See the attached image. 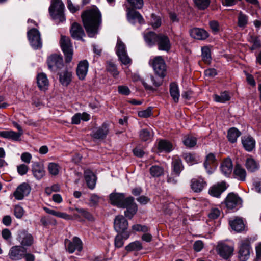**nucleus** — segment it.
I'll return each mask as SVG.
<instances>
[{"mask_svg":"<svg viewBox=\"0 0 261 261\" xmlns=\"http://www.w3.org/2000/svg\"><path fill=\"white\" fill-rule=\"evenodd\" d=\"M84 27L90 37L97 34L101 23V15L96 7L87 9L81 15Z\"/></svg>","mask_w":261,"mask_h":261,"instance_id":"obj_1","label":"nucleus"},{"mask_svg":"<svg viewBox=\"0 0 261 261\" xmlns=\"http://www.w3.org/2000/svg\"><path fill=\"white\" fill-rule=\"evenodd\" d=\"M49 8L50 15L57 23L63 22L65 20L64 10V5L61 0H54Z\"/></svg>","mask_w":261,"mask_h":261,"instance_id":"obj_2","label":"nucleus"},{"mask_svg":"<svg viewBox=\"0 0 261 261\" xmlns=\"http://www.w3.org/2000/svg\"><path fill=\"white\" fill-rule=\"evenodd\" d=\"M60 44L64 55L65 62H71L73 55V49L70 38L61 35Z\"/></svg>","mask_w":261,"mask_h":261,"instance_id":"obj_3","label":"nucleus"},{"mask_svg":"<svg viewBox=\"0 0 261 261\" xmlns=\"http://www.w3.org/2000/svg\"><path fill=\"white\" fill-rule=\"evenodd\" d=\"M155 73L160 77H163L166 75V66L165 61L161 56H156L149 61Z\"/></svg>","mask_w":261,"mask_h":261,"instance_id":"obj_4","label":"nucleus"},{"mask_svg":"<svg viewBox=\"0 0 261 261\" xmlns=\"http://www.w3.org/2000/svg\"><path fill=\"white\" fill-rule=\"evenodd\" d=\"M238 257L241 261L247 260L250 255L251 247L249 241L247 240H241L238 244Z\"/></svg>","mask_w":261,"mask_h":261,"instance_id":"obj_5","label":"nucleus"},{"mask_svg":"<svg viewBox=\"0 0 261 261\" xmlns=\"http://www.w3.org/2000/svg\"><path fill=\"white\" fill-rule=\"evenodd\" d=\"M225 203L228 209H238L242 207L243 200L237 194L230 193L226 197Z\"/></svg>","mask_w":261,"mask_h":261,"instance_id":"obj_6","label":"nucleus"},{"mask_svg":"<svg viewBox=\"0 0 261 261\" xmlns=\"http://www.w3.org/2000/svg\"><path fill=\"white\" fill-rule=\"evenodd\" d=\"M28 37L30 43L34 49H38L42 46L40 34L38 30L32 29L28 32Z\"/></svg>","mask_w":261,"mask_h":261,"instance_id":"obj_7","label":"nucleus"},{"mask_svg":"<svg viewBox=\"0 0 261 261\" xmlns=\"http://www.w3.org/2000/svg\"><path fill=\"white\" fill-rule=\"evenodd\" d=\"M65 245L66 250L69 253H72L76 250L80 252L83 248L82 242L80 239L77 237H74L72 241L65 239Z\"/></svg>","mask_w":261,"mask_h":261,"instance_id":"obj_8","label":"nucleus"},{"mask_svg":"<svg viewBox=\"0 0 261 261\" xmlns=\"http://www.w3.org/2000/svg\"><path fill=\"white\" fill-rule=\"evenodd\" d=\"M26 252V248L21 245H15L10 249L8 256L12 260H19L23 258L24 253Z\"/></svg>","mask_w":261,"mask_h":261,"instance_id":"obj_9","label":"nucleus"},{"mask_svg":"<svg viewBox=\"0 0 261 261\" xmlns=\"http://www.w3.org/2000/svg\"><path fill=\"white\" fill-rule=\"evenodd\" d=\"M48 68L52 71H56L64 66L62 57L58 55H52L47 60Z\"/></svg>","mask_w":261,"mask_h":261,"instance_id":"obj_10","label":"nucleus"},{"mask_svg":"<svg viewBox=\"0 0 261 261\" xmlns=\"http://www.w3.org/2000/svg\"><path fill=\"white\" fill-rule=\"evenodd\" d=\"M127 198H125L123 193H111L110 195V202L112 205L120 208H125Z\"/></svg>","mask_w":261,"mask_h":261,"instance_id":"obj_11","label":"nucleus"},{"mask_svg":"<svg viewBox=\"0 0 261 261\" xmlns=\"http://www.w3.org/2000/svg\"><path fill=\"white\" fill-rule=\"evenodd\" d=\"M31 189L28 184L23 182L17 187L13 193V196L18 200H22L29 194Z\"/></svg>","mask_w":261,"mask_h":261,"instance_id":"obj_12","label":"nucleus"},{"mask_svg":"<svg viewBox=\"0 0 261 261\" xmlns=\"http://www.w3.org/2000/svg\"><path fill=\"white\" fill-rule=\"evenodd\" d=\"M128 226L127 221L122 215L117 216L114 221L115 230L119 233H123L126 230Z\"/></svg>","mask_w":261,"mask_h":261,"instance_id":"obj_13","label":"nucleus"},{"mask_svg":"<svg viewBox=\"0 0 261 261\" xmlns=\"http://www.w3.org/2000/svg\"><path fill=\"white\" fill-rule=\"evenodd\" d=\"M17 240L24 248L31 246L34 243V238L32 235L25 231L19 232Z\"/></svg>","mask_w":261,"mask_h":261,"instance_id":"obj_14","label":"nucleus"},{"mask_svg":"<svg viewBox=\"0 0 261 261\" xmlns=\"http://www.w3.org/2000/svg\"><path fill=\"white\" fill-rule=\"evenodd\" d=\"M142 83L146 89L153 90V87H158L161 85L162 80L150 75L147 76L145 79L142 80Z\"/></svg>","mask_w":261,"mask_h":261,"instance_id":"obj_15","label":"nucleus"},{"mask_svg":"<svg viewBox=\"0 0 261 261\" xmlns=\"http://www.w3.org/2000/svg\"><path fill=\"white\" fill-rule=\"evenodd\" d=\"M217 251L218 254L224 258L227 259L232 255L234 251V248L225 243H221L218 245Z\"/></svg>","mask_w":261,"mask_h":261,"instance_id":"obj_16","label":"nucleus"},{"mask_svg":"<svg viewBox=\"0 0 261 261\" xmlns=\"http://www.w3.org/2000/svg\"><path fill=\"white\" fill-rule=\"evenodd\" d=\"M206 186V182L201 177L194 178L191 180V188L196 193L201 192Z\"/></svg>","mask_w":261,"mask_h":261,"instance_id":"obj_17","label":"nucleus"},{"mask_svg":"<svg viewBox=\"0 0 261 261\" xmlns=\"http://www.w3.org/2000/svg\"><path fill=\"white\" fill-rule=\"evenodd\" d=\"M226 188V183L222 181L211 187L208 190V193L213 197H219Z\"/></svg>","mask_w":261,"mask_h":261,"instance_id":"obj_18","label":"nucleus"},{"mask_svg":"<svg viewBox=\"0 0 261 261\" xmlns=\"http://www.w3.org/2000/svg\"><path fill=\"white\" fill-rule=\"evenodd\" d=\"M32 171L34 177L38 180L41 179L45 175L44 166L37 162L33 163Z\"/></svg>","mask_w":261,"mask_h":261,"instance_id":"obj_19","label":"nucleus"},{"mask_svg":"<svg viewBox=\"0 0 261 261\" xmlns=\"http://www.w3.org/2000/svg\"><path fill=\"white\" fill-rule=\"evenodd\" d=\"M134 201V199L133 197H128L125 204L126 207L125 208H126L127 210L125 211L124 214L126 217L129 219L132 218L137 211V206Z\"/></svg>","mask_w":261,"mask_h":261,"instance_id":"obj_20","label":"nucleus"},{"mask_svg":"<svg viewBox=\"0 0 261 261\" xmlns=\"http://www.w3.org/2000/svg\"><path fill=\"white\" fill-rule=\"evenodd\" d=\"M89 68V63L86 60L80 61L77 66L76 72L78 78L80 80L85 79Z\"/></svg>","mask_w":261,"mask_h":261,"instance_id":"obj_21","label":"nucleus"},{"mask_svg":"<svg viewBox=\"0 0 261 261\" xmlns=\"http://www.w3.org/2000/svg\"><path fill=\"white\" fill-rule=\"evenodd\" d=\"M157 43L158 49L160 50L169 51L171 44L169 38L164 35H159L158 37Z\"/></svg>","mask_w":261,"mask_h":261,"instance_id":"obj_22","label":"nucleus"},{"mask_svg":"<svg viewBox=\"0 0 261 261\" xmlns=\"http://www.w3.org/2000/svg\"><path fill=\"white\" fill-rule=\"evenodd\" d=\"M0 137L13 141L19 142L21 141V136L14 130L7 129L0 131Z\"/></svg>","mask_w":261,"mask_h":261,"instance_id":"obj_23","label":"nucleus"},{"mask_svg":"<svg viewBox=\"0 0 261 261\" xmlns=\"http://www.w3.org/2000/svg\"><path fill=\"white\" fill-rule=\"evenodd\" d=\"M127 17L129 22L133 24H135L137 22L140 24L145 23L142 16L139 12L136 11H129L127 14Z\"/></svg>","mask_w":261,"mask_h":261,"instance_id":"obj_24","label":"nucleus"},{"mask_svg":"<svg viewBox=\"0 0 261 261\" xmlns=\"http://www.w3.org/2000/svg\"><path fill=\"white\" fill-rule=\"evenodd\" d=\"M59 81L64 86H67L72 81V72L68 69H65L59 73Z\"/></svg>","mask_w":261,"mask_h":261,"instance_id":"obj_25","label":"nucleus"},{"mask_svg":"<svg viewBox=\"0 0 261 261\" xmlns=\"http://www.w3.org/2000/svg\"><path fill=\"white\" fill-rule=\"evenodd\" d=\"M109 132L108 125L103 124L97 129L92 131V137L96 139H102L106 137Z\"/></svg>","mask_w":261,"mask_h":261,"instance_id":"obj_26","label":"nucleus"},{"mask_svg":"<svg viewBox=\"0 0 261 261\" xmlns=\"http://www.w3.org/2000/svg\"><path fill=\"white\" fill-rule=\"evenodd\" d=\"M70 33L73 38L77 39H81L85 35L82 27L76 22H74L72 24Z\"/></svg>","mask_w":261,"mask_h":261,"instance_id":"obj_27","label":"nucleus"},{"mask_svg":"<svg viewBox=\"0 0 261 261\" xmlns=\"http://www.w3.org/2000/svg\"><path fill=\"white\" fill-rule=\"evenodd\" d=\"M190 34L192 38L198 40H204L208 37V33L205 30L200 28L191 29Z\"/></svg>","mask_w":261,"mask_h":261,"instance_id":"obj_28","label":"nucleus"},{"mask_svg":"<svg viewBox=\"0 0 261 261\" xmlns=\"http://www.w3.org/2000/svg\"><path fill=\"white\" fill-rule=\"evenodd\" d=\"M84 177L88 187L90 189H93L96 181L95 175L90 170H86L84 172Z\"/></svg>","mask_w":261,"mask_h":261,"instance_id":"obj_29","label":"nucleus"},{"mask_svg":"<svg viewBox=\"0 0 261 261\" xmlns=\"http://www.w3.org/2000/svg\"><path fill=\"white\" fill-rule=\"evenodd\" d=\"M37 83L41 90H46L49 86V81L46 75L44 73L38 74L37 77Z\"/></svg>","mask_w":261,"mask_h":261,"instance_id":"obj_30","label":"nucleus"},{"mask_svg":"<svg viewBox=\"0 0 261 261\" xmlns=\"http://www.w3.org/2000/svg\"><path fill=\"white\" fill-rule=\"evenodd\" d=\"M233 164L231 160L229 158L226 159L222 162L221 166L222 173L226 176H228L232 172Z\"/></svg>","mask_w":261,"mask_h":261,"instance_id":"obj_31","label":"nucleus"},{"mask_svg":"<svg viewBox=\"0 0 261 261\" xmlns=\"http://www.w3.org/2000/svg\"><path fill=\"white\" fill-rule=\"evenodd\" d=\"M242 143L245 149L249 152L252 151L255 146V141L250 136L243 137L242 138Z\"/></svg>","mask_w":261,"mask_h":261,"instance_id":"obj_32","label":"nucleus"},{"mask_svg":"<svg viewBox=\"0 0 261 261\" xmlns=\"http://www.w3.org/2000/svg\"><path fill=\"white\" fill-rule=\"evenodd\" d=\"M229 225L233 230L238 232L245 229V224L242 218H236L233 220H230Z\"/></svg>","mask_w":261,"mask_h":261,"instance_id":"obj_33","label":"nucleus"},{"mask_svg":"<svg viewBox=\"0 0 261 261\" xmlns=\"http://www.w3.org/2000/svg\"><path fill=\"white\" fill-rule=\"evenodd\" d=\"M216 161L215 155L212 153H210L208 154L204 162V167L208 174H212L213 172V169L211 168V165H213Z\"/></svg>","mask_w":261,"mask_h":261,"instance_id":"obj_34","label":"nucleus"},{"mask_svg":"<svg viewBox=\"0 0 261 261\" xmlns=\"http://www.w3.org/2000/svg\"><path fill=\"white\" fill-rule=\"evenodd\" d=\"M90 119L89 114L86 112L82 113H77L73 116L71 119V123L73 124H79L81 122V120L87 121Z\"/></svg>","mask_w":261,"mask_h":261,"instance_id":"obj_35","label":"nucleus"},{"mask_svg":"<svg viewBox=\"0 0 261 261\" xmlns=\"http://www.w3.org/2000/svg\"><path fill=\"white\" fill-rule=\"evenodd\" d=\"M245 166L249 172H254L259 168V164L254 159L248 158L246 159Z\"/></svg>","mask_w":261,"mask_h":261,"instance_id":"obj_36","label":"nucleus"},{"mask_svg":"<svg viewBox=\"0 0 261 261\" xmlns=\"http://www.w3.org/2000/svg\"><path fill=\"white\" fill-rule=\"evenodd\" d=\"M158 149L160 152H170L173 150V145L170 142L162 140L159 142Z\"/></svg>","mask_w":261,"mask_h":261,"instance_id":"obj_37","label":"nucleus"},{"mask_svg":"<svg viewBox=\"0 0 261 261\" xmlns=\"http://www.w3.org/2000/svg\"><path fill=\"white\" fill-rule=\"evenodd\" d=\"M234 174L235 177L241 181H245L246 177V170L240 165H237L234 168Z\"/></svg>","mask_w":261,"mask_h":261,"instance_id":"obj_38","label":"nucleus"},{"mask_svg":"<svg viewBox=\"0 0 261 261\" xmlns=\"http://www.w3.org/2000/svg\"><path fill=\"white\" fill-rule=\"evenodd\" d=\"M158 36L153 32H149L144 35V38L147 45L152 46L157 42Z\"/></svg>","mask_w":261,"mask_h":261,"instance_id":"obj_39","label":"nucleus"},{"mask_svg":"<svg viewBox=\"0 0 261 261\" xmlns=\"http://www.w3.org/2000/svg\"><path fill=\"white\" fill-rule=\"evenodd\" d=\"M61 167L56 163L50 162L48 164L47 170L48 173L53 176H56L59 175L61 170Z\"/></svg>","mask_w":261,"mask_h":261,"instance_id":"obj_40","label":"nucleus"},{"mask_svg":"<svg viewBox=\"0 0 261 261\" xmlns=\"http://www.w3.org/2000/svg\"><path fill=\"white\" fill-rule=\"evenodd\" d=\"M170 93L174 102H177L180 94L178 87L175 83H173L170 84Z\"/></svg>","mask_w":261,"mask_h":261,"instance_id":"obj_41","label":"nucleus"},{"mask_svg":"<svg viewBox=\"0 0 261 261\" xmlns=\"http://www.w3.org/2000/svg\"><path fill=\"white\" fill-rule=\"evenodd\" d=\"M130 236V233L126 232L122 236L121 234H117L115 239V246L117 248H120L124 245L123 239L127 240Z\"/></svg>","mask_w":261,"mask_h":261,"instance_id":"obj_42","label":"nucleus"},{"mask_svg":"<svg viewBox=\"0 0 261 261\" xmlns=\"http://www.w3.org/2000/svg\"><path fill=\"white\" fill-rule=\"evenodd\" d=\"M240 135L241 132L238 129L232 127L228 131L227 138L230 142L234 143Z\"/></svg>","mask_w":261,"mask_h":261,"instance_id":"obj_43","label":"nucleus"},{"mask_svg":"<svg viewBox=\"0 0 261 261\" xmlns=\"http://www.w3.org/2000/svg\"><path fill=\"white\" fill-rule=\"evenodd\" d=\"M172 167L174 172L178 176L184 168L181 159L178 158H174L172 162Z\"/></svg>","mask_w":261,"mask_h":261,"instance_id":"obj_44","label":"nucleus"},{"mask_svg":"<svg viewBox=\"0 0 261 261\" xmlns=\"http://www.w3.org/2000/svg\"><path fill=\"white\" fill-rule=\"evenodd\" d=\"M142 249V244L140 242L136 241L130 243L128 245L125 246V250L127 251H138Z\"/></svg>","mask_w":261,"mask_h":261,"instance_id":"obj_45","label":"nucleus"},{"mask_svg":"<svg viewBox=\"0 0 261 261\" xmlns=\"http://www.w3.org/2000/svg\"><path fill=\"white\" fill-rule=\"evenodd\" d=\"M107 70L110 72L114 78H117L119 72L117 70L116 65L112 62H108L107 64Z\"/></svg>","mask_w":261,"mask_h":261,"instance_id":"obj_46","label":"nucleus"},{"mask_svg":"<svg viewBox=\"0 0 261 261\" xmlns=\"http://www.w3.org/2000/svg\"><path fill=\"white\" fill-rule=\"evenodd\" d=\"M214 99L216 102L224 103L230 99V96L228 92L225 91L221 93L220 95L217 94L214 95Z\"/></svg>","mask_w":261,"mask_h":261,"instance_id":"obj_47","label":"nucleus"},{"mask_svg":"<svg viewBox=\"0 0 261 261\" xmlns=\"http://www.w3.org/2000/svg\"><path fill=\"white\" fill-rule=\"evenodd\" d=\"M75 210L76 211H77V212L79 214V215L77 216V217H83L89 221H93V216L89 212H88L86 210L84 209V208L76 207L75 208Z\"/></svg>","mask_w":261,"mask_h":261,"instance_id":"obj_48","label":"nucleus"},{"mask_svg":"<svg viewBox=\"0 0 261 261\" xmlns=\"http://www.w3.org/2000/svg\"><path fill=\"white\" fill-rule=\"evenodd\" d=\"M182 142L186 147L191 148L196 144L197 140L195 137L188 136L185 137Z\"/></svg>","mask_w":261,"mask_h":261,"instance_id":"obj_49","label":"nucleus"},{"mask_svg":"<svg viewBox=\"0 0 261 261\" xmlns=\"http://www.w3.org/2000/svg\"><path fill=\"white\" fill-rule=\"evenodd\" d=\"M163 168L159 166H152L150 168V173L153 177H159L163 174Z\"/></svg>","mask_w":261,"mask_h":261,"instance_id":"obj_50","label":"nucleus"},{"mask_svg":"<svg viewBox=\"0 0 261 261\" xmlns=\"http://www.w3.org/2000/svg\"><path fill=\"white\" fill-rule=\"evenodd\" d=\"M116 52L117 55L127 53L125 44L119 38L117 39L116 46Z\"/></svg>","mask_w":261,"mask_h":261,"instance_id":"obj_51","label":"nucleus"},{"mask_svg":"<svg viewBox=\"0 0 261 261\" xmlns=\"http://www.w3.org/2000/svg\"><path fill=\"white\" fill-rule=\"evenodd\" d=\"M150 23L153 28L155 29L159 28L162 24L161 17L160 16L156 15L154 14H152Z\"/></svg>","mask_w":261,"mask_h":261,"instance_id":"obj_52","label":"nucleus"},{"mask_svg":"<svg viewBox=\"0 0 261 261\" xmlns=\"http://www.w3.org/2000/svg\"><path fill=\"white\" fill-rule=\"evenodd\" d=\"M202 51V60L207 64H209L211 62V57L210 50L209 48L207 47H203L201 49Z\"/></svg>","mask_w":261,"mask_h":261,"instance_id":"obj_53","label":"nucleus"},{"mask_svg":"<svg viewBox=\"0 0 261 261\" xmlns=\"http://www.w3.org/2000/svg\"><path fill=\"white\" fill-rule=\"evenodd\" d=\"M139 136L141 140L143 141H147L151 139L152 134L149 130L147 129H143L140 130Z\"/></svg>","mask_w":261,"mask_h":261,"instance_id":"obj_54","label":"nucleus"},{"mask_svg":"<svg viewBox=\"0 0 261 261\" xmlns=\"http://www.w3.org/2000/svg\"><path fill=\"white\" fill-rule=\"evenodd\" d=\"M122 64L129 66L132 63L131 59L127 55V53L117 55Z\"/></svg>","mask_w":261,"mask_h":261,"instance_id":"obj_55","label":"nucleus"},{"mask_svg":"<svg viewBox=\"0 0 261 261\" xmlns=\"http://www.w3.org/2000/svg\"><path fill=\"white\" fill-rule=\"evenodd\" d=\"M182 157L186 161V162L190 165H193L197 163V160L195 156L191 153H184L182 155Z\"/></svg>","mask_w":261,"mask_h":261,"instance_id":"obj_56","label":"nucleus"},{"mask_svg":"<svg viewBox=\"0 0 261 261\" xmlns=\"http://www.w3.org/2000/svg\"><path fill=\"white\" fill-rule=\"evenodd\" d=\"M248 22V17L242 12L239 13L238 16V25L240 27H244Z\"/></svg>","mask_w":261,"mask_h":261,"instance_id":"obj_57","label":"nucleus"},{"mask_svg":"<svg viewBox=\"0 0 261 261\" xmlns=\"http://www.w3.org/2000/svg\"><path fill=\"white\" fill-rule=\"evenodd\" d=\"M127 2L130 4L131 6L133 7L140 9H141L144 5V1L143 0H126Z\"/></svg>","mask_w":261,"mask_h":261,"instance_id":"obj_58","label":"nucleus"},{"mask_svg":"<svg viewBox=\"0 0 261 261\" xmlns=\"http://www.w3.org/2000/svg\"><path fill=\"white\" fill-rule=\"evenodd\" d=\"M195 5L201 9L207 8L210 4V0H194Z\"/></svg>","mask_w":261,"mask_h":261,"instance_id":"obj_59","label":"nucleus"},{"mask_svg":"<svg viewBox=\"0 0 261 261\" xmlns=\"http://www.w3.org/2000/svg\"><path fill=\"white\" fill-rule=\"evenodd\" d=\"M209 24L212 32L214 34H217L221 30V27L217 21H211L209 22Z\"/></svg>","mask_w":261,"mask_h":261,"instance_id":"obj_60","label":"nucleus"},{"mask_svg":"<svg viewBox=\"0 0 261 261\" xmlns=\"http://www.w3.org/2000/svg\"><path fill=\"white\" fill-rule=\"evenodd\" d=\"M138 116L142 118H147L152 115L151 108H148L146 110L139 111Z\"/></svg>","mask_w":261,"mask_h":261,"instance_id":"obj_61","label":"nucleus"},{"mask_svg":"<svg viewBox=\"0 0 261 261\" xmlns=\"http://www.w3.org/2000/svg\"><path fill=\"white\" fill-rule=\"evenodd\" d=\"M17 172L20 175H24L27 174L29 170V167L23 164L17 166Z\"/></svg>","mask_w":261,"mask_h":261,"instance_id":"obj_62","label":"nucleus"},{"mask_svg":"<svg viewBox=\"0 0 261 261\" xmlns=\"http://www.w3.org/2000/svg\"><path fill=\"white\" fill-rule=\"evenodd\" d=\"M14 213L15 217L20 219L23 216L24 210L21 206L19 205H16L15 206Z\"/></svg>","mask_w":261,"mask_h":261,"instance_id":"obj_63","label":"nucleus"},{"mask_svg":"<svg viewBox=\"0 0 261 261\" xmlns=\"http://www.w3.org/2000/svg\"><path fill=\"white\" fill-rule=\"evenodd\" d=\"M118 92L122 95H128L130 93V90L126 86L121 85L118 87Z\"/></svg>","mask_w":261,"mask_h":261,"instance_id":"obj_64","label":"nucleus"}]
</instances>
